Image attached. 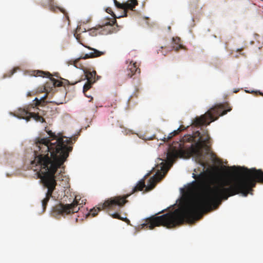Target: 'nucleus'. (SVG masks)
Masks as SVG:
<instances>
[{"label":"nucleus","instance_id":"39448f33","mask_svg":"<svg viewBox=\"0 0 263 263\" xmlns=\"http://www.w3.org/2000/svg\"><path fill=\"white\" fill-rule=\"evenodd\" d=\"M226 105H228V104H220L215 105L204 115L195 118L193 120L192 124L196 127L209 125L212 122L217 120L219 117L226 115L228 111L231 110V108L225 109Z\"/></svg>","mask_w":263,"mask_h":263},{"label":"nucleus","instance_id":"5701e85b","mask_svg":"<svg viewBox=\"0 0 263 263\" xmlns=\"http://www.w3.org/2000/svg\"><path fill=\"white\" fill-rule=\"evenodd\" d=\"M106 12L109 14H112V16H115V14H114L113 12L112 11V10L110 8H107L106 9Z\"/></svg>","mask_w":263,"mask_h":263},{"label":"nucleus","instance_id":"4be33fe9","mask_svg":"<svg viewBox=\"0 0 263 263\" xmlns=\"http://www.w3.org/2000/svg\"><path fill=\"white\" fill-rule=\"evenodd\" d=\"M76 197H77V201L78 203H79V204H78V206L79 205L83 204V200H82V201H80H80H78V200H80V198H79V196H76V197H75V198H76ZM74 200H76V199H74Z\"/></svg>","mask_w":263,"mask_h":263},{"label":"nucleus","instance_id":"c85d7f7f","mask_svg":"<svg viewBox=\"0 0 263 263\" xmlns=\"http://www.w3.org/2000/svg\"><path fill=\"white\" fill-rule=\"evenodd\" d=\"M76 222H77V221H78V218H76Z\"/></svg>","mask_w":263,"mask_h":263},{"label":"nucleus","instance_id":"f3484780","mask_svg":"<svg viewBox=\"0 0 263 263\" xmlns=\"http://www.w3.org/2000/svg\"><path fill=\"white\" fill-rule=\"evenodd\" d=\"M52 0H50V11H54V12H56L57 11H59L62 12L65 15L66 18L68 20V23H69V16L67 15V13L65 12V11L64 9H63L62 8H60L59 7H55L52 4Z\"/></svg>","mask_w":263,"mask_h":263},{"label":"nucleus","instance_id":"1a4fd4ad","mask_svg":"<svg viewBox=\"0 0 263 263\" xmlns=\"http://www.w3.org/2000/svg\"><path fill=\"white\" fill-rule=\"evenodd\" d=\"M77 82L70 84L69 81L66 79L61 78L58 72L50 73V84H52L54 87L65 86L70 84L74 85Z\"/></svg>","mask_w":263,"mask_h":263},{"label":"nucleus","instance_id":"a878e982","mask_svg":"<svg viewBox=\"0 0 263 263\" xmlns=\"http://www.w3.org/2000/svg\"><path fill=\"white\" fill-rule=\"evenodd\" d=\"M179 127H181V129H182V131L184 130L185 129V128L182 125L180 126Z\"/></svg>","mask_w":263,"mask_h":263},{"label":"nucleus","instance_id":"f03ea898","mask_svg":"<svg viewBox=\"0 0 263 263\" xmlns=\"http://www.w3.org/2000/svg\"><path fill=\"white\" fill-rule=\"evenodd\" d=\"M35 148L34 150V160L31 162L32 168L37 172L38 177L44 187L47 189L46 197L42 200V213H43L49 199V137L47 138H37L35 140Z\"/></svg>","mask_w":263,"mask_h":263},{"label":"nucleus","instance_id":"aec40b11","mask_svg":"<svg viewBox=\"0 0 263 263\" xmlns=\"http://www.w3.org/2000/svg\"><path fill=\"white\" fill-rule=\"evenodd\" d=\"M181 127H179L177 130H175L173 132L171 133L170 135H172V136H174L177 135L180 132L182 131V129H181Z\"/></svg>","mask_w":263,"mask_h":263},{"label":"nucleus","instance_id":"c756f323","mask_svg":"<svg viewBox=\"0 0 263 263\" xmlns=\"http://www.w3.org/2000/svg\"><path fill=\"white\" fill-rule=\"evenodd\" d=\"M241 49H238V50H237V51H241Z\"/></svg>","mask_w":263,"mask_h":263},{"label":"nucleus","instance_id":"7c9ffc66","mask_svg":"<svg viewBox=\"0 0 263 263\" xmlns=\"http://www.w3.org/2000/svg\"><path fill=\"white\" fill-rule=\"evenodd\" d=\"M162 52V53L163 55H165V53H163V52Z\"/></svg>","mask_w":263,"mask_h":263},{"label":"nucleus","instance_id":"a211bd4d","mask_svg":"<svg viewBox=\"0 0 263 263\" xmlns=\"http://www.w3.org/2000/svg\"><path fill=\"white\" fill-rule=\"evenodd\" d=\"M93 84V83L89 82L87 80L86 83L85 84V85L83 86V92L84 93L85 96H87V97H88V96H87L86 95V92L91 87V86Z\"/></svg>","mask_w":263,"mask_h":263},{"label":"nucleus","instance_id":"f257e3e1","mask_svg":"<svg viewBox=\"0 0 263 263\" xmlns=\"http://www.w3.org/2000/svg\"><path fill=\"white\" fill-rule=\"evenodd\" d=\"M72 144L71 138L65 136L62 132L50 130V198L54 200L60 198V195H54L53 191L57 181L63 180V165L72 150Z\"/></svg>","mask_w":263,"mask_h":263},{"label":"nucleus","instance_id":"6ab92c4d","mask_svg":"<svg viewBox=\"0 0 263 263\" xmlns=\"http://www.w3.org/2000/svg\"><path fill=\"white\" fill-rule=\"evenodd\" d=\"M17 69L18 68H14L13 69L10 70L9 72L5 74L4 78L11 77L16 71Z\"/></svg>","mask_w":263,"mask_h":263},{"label":"nucleus","instance_id":"b1692460","mask_svg":"<svg viewBox=\"0 0 263 263\" xmlns=\"http://www.w3.org/2000/svg\"><path fill=\"white\" fill-rule=\"evenodd\" d=\"M254 36H255V40H256L257 42H258V43H260V40H259V35L258 34H254Z\"/></svg>","mask_w":263,"mask_h":263},{"label":"nucleus","instance_id":"0eeeda50","mask_svg":"<svg viewBox=\"0 0 263 263\" xmlns=\"http://www.w3.org/2000/svg\"><path fill=\"white\" fill-rule=\"evenodd\" d=\"M171 165L167 162H162L156 166V174L150 178L148 180L149 184V189H153L157 182L161 180L166 175Z\"/></svg>","mask_w":263,"mask_h":263},{"label":"nucleus","instance_id":"393cba45","mask_svg":"<svg viewBox=\"0 0 263 263\" xmlns=\"http://www.w3.org/2000/svg\"><path fill=\"white\" fill-rule=\"evenodd\" d=\"M45 131L49 135V130L48 129L47 127H45Z\"/></svg>","mask_w":263,"mask_h":263},{"label":"nucleus","instance_id":"dca6fc26","mask_svg":"<svg viewBox=\"0 0 263 263\" xmlns=\"http://www.w3.org/2000/svg\"><path fill=\"white\" fill-rule=\"evenodd\" d=\"M173 49L176 51H178L180 49L183 48V45L181 44V40L179 37L173 38Z\"/></svg>","mask_w":263,"mask_h":263},{"label":"nucleus","instance_id":"20e7f679","mask_svg":"<svg viewBox=\"0 0 263 263\" xmlns=\"http://www.w3.org/2000/svg\"><path fill=\"white\" fill-rule=\"evenodd\" d=\"M48 101L47 100V93L40 99L36 98L33 102L25 108H20L18 110V115L20 118L26 120L27 121L32 118L37 122H44V111H42L38 107H43Z\"/></svg>","mask_w":263,"mask_h":263},{"label":"nucleus","instance_id":"2f4dec72","mask_svg":"<svg viewBox=\"0 0 263 263\" xmlns=\"http://www.w3.org/2000/svg\"><path fill=\"white\" fill-rule=\"evenodd\" d=\"M261 95L263 96V93H261Z\"/></svg>","mask_w":263,"mask_h":263},{"label":"nucleus","instance_id":"2eb2a0df","mask_svg":"<svg viewBox=\"0 0 263 263\" xmlns=\"http://www.w3.org/2000/svg\"><path fill=\"white\" fill-rule=\"evenodd\" d=\"M86 30L85 28H83L81 26H78L76 32L74 34V36L76 37L77 41L81 44L83 45L82 40L81 39V32H86Z\"/></svg>","mask_w":263,"mask_h":263},{"label":"nucleus","instance_id":"412c9836","mask_svg":"<svg viewBox=\"0 0 263 263\" xmlns=\"http://www.w3.org/2000/svg\"><path fill=\"white\" fill-rule=\"evenodd\" d=\"M174 136H172V135H170V134L166 137H164L162 139V141L164 142H168Z\"/></svg>","mask_w":263,"mask_h":263},{"label":"nucleus","instance_id":"f8f14e48","mask_svg":"<svg viewBox=\"0 0 263 263\" xmlns=\"http://www.w3.org/2000/svg\"><path fill=\"white\" fill-rule=\"evenodd\" d=\"M126 72L128 78H130L137 72L140 73V69L138 67L136 62L131 61L127 65Z\"/></svg>","mask_w":263,"mask_h":263},{"label":"nucleus","instance_id":"9d476101","mask_svg":"<svg viewBox=\"0 0 263 263\" xmlns=\"http://www.w3.org/2000/svg\"><path fill=\"white\" fill-rule=\"evenodd\" d=\"M114 3L118 8L124 10V14L123 16H127V10H134L138 5L137 0H130V3L127 2L124 3H120L117 0H114Z\"/></svg>","mask_w":263,"mask_h":263},{"label":"nucleus","instance_id":"7ed1b4c3","mask_svg":"<svg viewBox=\"0 0 263 263\" xmlns=\"http://www.w3.org/2000/svg\"><path fill=\"white\" fill-rule=\"evenodd\" d=\"M144 187H145V182L144 180H141L133 189L130 194L109 198L106 200L103 204H99L97 208H93L90 210L89 214H91L92 217H94L98 214L99 212L104 210L106 211L108 214L112 218L121 220L129 223L130 221L126 217H121L119 212L120 211L121 208L128 202L126 199L129 196L136 192L142 191Z\"/></svg>","mask_w":263,"mask_h":263},{"label":"nucleus","instance_id":"6e6552de","mask_svg":"<svg viewBox=\"0 0 263 263\" xmlns=\"http://www.w3.org/2000/svg\"><path fill=\"white\" fill-rule=\"evenodd\" d=\"M92 51L89 53H86L84 56H81L79 58L75 60H72L69 61V64L74 65L76 67L80 68L81 64H79V60L80 59H86L88 58H93L99 57L105 54V51H100L96 49L90 48L88 47Z\"/></svg>","mask_w":263,"mask_h":263},{"label":"nucleus","instance_id":"423d86ee","mask_svg":"<svg viewBox=\"0 0 263 263\" xmlns=\"http://www.w3.org/2000/svg\"><path fill=\"white\" fill-rule=\"evenodd\" d=\"M77 197L76 200L70 204H63L60 203L55 205L50 211V214L52 216L59 219L61 217H65L66 215L77 213L80 210V207H78Z\"/></svg>","mask_w":263,"mask_h":263},{"label":"nucleus","instance_id":"9b49d317","mask_svg":"<svg viewBox=\"0 0 263 263\" xmlns=\"http://www.w3.org/2000/svg\"><path fill=\"white\" fill-rule=\"evenodd\" d=\"M117 23L115 18L112 20H107L105 22H102V25L100 26V28L104 31L102 34H108L113 32L114 25Z\"/></svg>","mask_w":263,"mask_h":263},{"label":"nucleus","instance_id":"cd10ccee","mask_svg":"<svg viewBox=\"0 0 263 263\" xmlns=\"http://www.w3.org/2000/svg\"><path fill=\"white\" fill-rule=\"evenodd\" d=\"M53 103V102L52 101H50V104H52Z\"/></svg>","mask_w":263,"mask_h":263},{"label":"nucleus","instance_id":"bb28decb","mask_svg":"<svg viewBox=\"0 0 263 263\" xmlns=\"http://www.w3.org/2000/svg\"><path fill=\"white\" fill-rule=\"evenodd\" d=\"M52 88L51 87H50V94L52 93Z\"/></svg>","mask_w":263,"mask_h":263},{"label":"nucleus","instance_id":"4468645a","mask_svg":"<svg viewBox=\"0 0 263 263\" xmlns=\"http://www.w3.org/2000/svg\"><path fill=\"white\" fill-rule=\"evenodd\" d=\"M30 75L34 77H42L43 78H49V72L42 70H32L30 71Z\"/></svg>","mask_w":263,"mask_h":263},{"label":"nucleus","instance_id":"ddd939ff","mask_svg":"<svg viewBox=\"0 0 263 263\" xmlns=\"http://www.w3.org/2000/svg\"><path fill=\"white\" fill-rule=\"evenodd\" d=\"M87 80L89 82L95 83L99 78L100 77L97 76V73L95 70L92 71H87L85 72Z\"/></svg>","mask_w":263,"mask_h":263}]
</instances>
